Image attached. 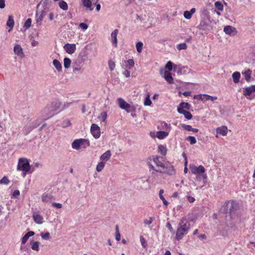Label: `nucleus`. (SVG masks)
Masks as SVG:
<instances>
[{
    "label": "nucleus",
    "instance_id": "nucleus-8",
    "mask_svg": "<svg viewBox=\"0 0 255 255\" xmlns=\"http://www.w3.org/2000/svg\"><path fill=\"white\" fill-rule=\"evenodd\" d=\"M91 132L95 138H98L101 135L100 127L95 124H93L91 127Z\"/></svg>",
    "mask_w": 255,
    "mask_h": 255
},
{
    "label": "nucleus",
    "instance_id": "nucleus-16",
    "mask_svg": "<svg viewBox=\"0 0 255 255\" xmlns=\"http://www.w3.org/2000/svg\"><path fill=\"white\" fill-rule=\"evenodd\" d=\"M32 218L34 222L38 224H41L43 222V218L38 213H34Z\"/></svg>",
    "mask_w": 255,
    "mask_h": 255
},
{
    "label": "nucleus",
    "instance_id": "nucleus-18",
    "mask_svg": "<svg viewBox=\"0 0 255 255\" xmlns=\"http://www.w3.org/2000/svg\"><path fill=\"white\" fill-rule=\"evenodd\" d=\"M177 111L179 113L183 114L187 120H191L192 118V114L188 111L181 109H177Z\"/></svg>",
    "mask_w": 255,
    "mask_h": 255
},
{
    "label": "nucleus",
    "instance_id": "nucleus-25",
    "mask_svg": "<svg viewBox=\"0 0 255 255\" xmlns=\"http://www.w3.org/2000/svg\"><path fill=\"white\" fill-rule=\"evenodd\" d=\"M125 63H126L125 68H127L128 69H130L131 68H132L134 65V62L133 60L132 59H130L127 61H125Z\"/></svg>",
    "mask_w": 255,
    "mask_h": 255
},
{
    "label": "nucleus",
    "instance_id": "nucleus-37",
    "mask_svg": "<svg viewBox=\"0 0 255 255\" xmlns=\"http://www.w3.org/2000/svg\"><path fill=\"white\" fill-rule=\"evenodd\" d=\"M71 60L69 58H65L64 59V67L66 69H68L70 67Z\"/></svg>",
    "mask_w": 255,
    "mask_h": 255
},
{
    "label": "nucleus",
    "instance_id": "nucleus-54",
    "mask_svg": "<svg viewBox=\"0 0 255 255\" xmlns=\"http://www.w3.org/2000/svg\"><path fill=\"white\" fill-rule=\"evenodd\" d=\"M52 206L53 207L56 208L57 209H60L62 207V205L61 204L58 203H55V202L52 203Z\"/></svg>",
    "mask_w": 255,
    "mask_h": 255
},
{
    "label": "nucleus",
    "instance_id": "nucleus-2",
    "mask_svg": "<svg viewBox=\"0 0 255 255\" xmlns=\"http://www.w3.org/2000/svg\"><path fill=\"white\" fill-rule=\"evenodd\" d=\"M60 103L57 100L47 104L41 111L43 120H46L53 117L56 114V112L60 108Z\"/></svg>",
    "mask_w": 255,
    "mask_h": 255
},
{
    "label": "nucleus",
    "instance_id": "nucleus-57",
    "mask_svg": "<svg viewBox=\"0 0 255 255\" xmlns=\"http://www.w3.org/2000/svg\"><path fill=\"white\" fill-rule=\"evenodd\" d=\"M140 241L141 242V244L142 246L143 247H145L147 245L146 242L145 240V239L142 237V236L140 237Z\"/></svg>",
    "mask_w": 255,
    "mask_h": 255
},
{
    "label": "nucleus",
    "instance_id": "nucleus-15",
    "mask_svg": "<svg viewBox=\"0 0 255 255\" xmlns=\"http://www.w3.org/2000/svg\"><path fill=\"white\" fill-rule=\"evenodd\" d=\"M162 158V157L159 156H156L153 157V161L157 167L164 169L165 168L164 164L160 160V159Z\"/></svg>",
    "mask_w": 255,
    "mask_h": 255
},
{
    "label": "nucleus",
    "instance_id": "nucleus-12",
    "mask_svg": "<svg viewBox=\"0 0 255 255\" xmlns=\"http://www.w3.org/2000/svg\"><path fill=\"white\" fill-rule=\"evenodd\" d=\"M224 31L226 34L230 35H234L237 34L236 29L230 25H227L224 27Z\"/></svg>",
    "mask_w": 255,
    "mask_h": 255
},
{
    "label": "nucleus",
    "instance_id": "nucleus-19",
    "mask_svg": "<svg viewBox=\"0 0 255 255\" xmlns=\"http://www.w3.org/2000/svg\"><path fill=\"white\" fill-rule=\"evenodd\" d=\"M255 92V85H252L244 89V94L246 96H250L252 92Z\"/></svg>",
    "mask_w": 255,
    "mask_h": 255
},
{
    "label": "nucleus",
    "instance_id": "nucleus-29",
    "mask_svg": "<svg viewBox=\"0 0 255 255\" xmlns=\"http://www.w3.org/2000/svg\"><path fill=\"white\" fill-rule=\"evenodd\" d=\"M53 64L58 72L61 71L62 67V65L59 61L57 59L53 60Z\"/></svg>",
    "mask_w": 255,
    "mask_h": 255
},
{
    "label": "nucleus",
    "instance_id": "nucleus-61",
    "mask_svg": "<svg viewBox=\"0 0 255 255\" xmlns=\"http://www.w3.org/2000/svg\"><path fill=\"white\" fill-rule=\"evenodd\" d=\"M123 75H124L125 76V77H130V71H129L128 70H126L124 72H123Z\"/></svg>",
    "mask_w": 255,
    "mask_h": 255
},
{
    "label": "nucleus",
    "instance_id": "nucleus-3",
    "mask_svg": "<svg viewBox=\"0 0 255 255\" xmlns=\"http://www.w3.org/2000/svg\"><path fill=\"white\" fill-rule=\"evenodd\" d=\"M89 146V141L87 139L84 138L75 139L72 143V148L76 150H79L81 148L85 149Z\"/></svg>",
    "mask_w": 255,
    "mask_h": 255
},
{
    "label": "nucleus",
    "instance_id": "nucleus-49",
    "mask_svg": "<svg viewBox=\"0 0 255 255\" xmlns=\"http://www.w3.org/2000/svg\"><path fill=\"white\" fill-rule=\"evenodd\" d=\"M108 65L109 69L111 71L114 70L115 68V63L113 61L109 60L108 62Z\"/></svg>",
    "mask_w": 255,
    "mask_h": 255
},
{
    "label": "nucleus",
    "instance_id": "nucleus-26",
    "mask_svg": "<svg viewBox=\"0 0 255 255\" xmlns=\"http://www.w3.org/2000/svg\"><path fill=\"white\" fill-rule=\"evenodd\" d=\"M181 126L185 130H187V131H192L194 132H197L198 131V129L195 128H193L190 125L182 124L181 125Z\"/></svg>",
    "mask_w": 255,
    "mask_h": 255
},
{
    "label": "nucleus",
    "instance_id": "nucleus-20",
    "mask_svg": "<svg viewBox=\"0 0 255 255\" xmlns=\"http://www.w3.org/2000/svg\"><path fill=\"white\" fill-rule=\"evenodd\" d=\"M53 197L50 194H43L42 196V201L44 203H51Z\"/></svg>",
    "mask_w": 255,
    "mask_h": 255
},
{
    "label": "nucleus",
    "instance_id": "nucleus-34",
    "mask_svg": "<svg viewBox=\"0 0 255 255\" xmlns=\"http://www.w3.org/2000/svg\"><path fill=\"white\" fill-rule=\"evenodd\" d=\"M59 6L60 8L64 10H67L68 8V4L64 0H61L59 2Z\"/></svg>",
    "mask_w": 255,
    "mask_h": 255
},
{
    "label": "nucleus",
    "instance_id": "nucleus-40",
    "mask_svg": "<svg viewBox=\"0 0 255 255\" xmlns=\"http://www.w3.org/2000/svg\"><path fill=\"white\" fill-rule=\"evenodd\" d=\"M33 127L31 126H26L24 127L23 129V133L24 134L27 135L28 134L32 129Z\"/></svg>",
    "mask_w": 255,
    "mask_h": 255
},
{
    "label": "nucleus",
    "instance_id": "nucleus-48",
    "mask_svg": "<svg viewBox=\"0 0 255 255\" xmlns=\"http://www.w3.org/2000/svg\"><path fill=\"white\" fill-rule=\"evenodd\" d=\"M31 18H28L26 21L25 22L24 27V28L27 29L29 28L31 25Z\"/></svg>",
    "mask_w": 255,
    "mask_h": 255
},
{
    "label": "nucleus",
    "instance_id": "nucleus-56",
    "mask_svg": "<svg viewBox=\"0 0 255 255\" xmlns=\"http://www.w3.org/2000/svg\"><path fill=\"white\" fill-rule=\"evenodd\" d=\"M71 125V122L69 120H66L63 122V127L66 128Z\"/></svg>",
    "mask_w": 255,
    "mask_h": 255
},
{
    "label": "nucleus",
    "instance_id": "nucleus-63",
    "mask_svg": "<svg viewBox=\"0 0 255 255\" xmlns=\"http://www.w3.org/2000/svg\"><path fill=\"white\" fill-rule=\"evenodd\" d=\"M187 199L190 203H193L195 201V198L192 196H187Z\"/></svg>",
    "mask_w": 255,
    "mask_h": 255
},
{
    "label": "nucleus",
    "instance_id": "nucleus-53",
    "mask_svg": "<svg viewBox=\"0 0 255 255\" xmlns=\"http://www.w3.org/2000/svg\"><path fill=\"white\" fill-rule=\"evenodd\" d=\"M166 226L168 229V230L171 232V233H172V234H174L175 233V231L173 230V229L171 224L169 222H167V223Z\"/></svg>",
    "mask_w": 255,
    "mask_h": 255
},
{
    "label": "nucleus",
    "instance_id": "nucleus-24",
    "mask_svg": "<svg viewBox=\"0 0 255 255\" xmlns=\"http://www.w3.org/2000/svg\"><path fill=\"white\" fill-rule=\"evenodd\" d=\"M237 207V204L234 201H232L230 202L229 208V212L232 213L236 211Z\"/></svg>",
    "mask_w": 255,
    "mask_h": 255
},
{
    "label": "nucleus",
    "instance_id": "nucleus-21",
    "mask_svg": "<svg viewBox=\"0 0 255 255\" xmlns=\"http://www.w3.org/2000/svg\"><path fill=\"white\" fill-rule=\"evenodd\" d=\"M34 232L33 231H29L21 239V243L25 244L27 241L29 237L33 236L34 235Z\"/></svg>",
    "mask_w": 255,
    "mask_h": 255
},
{
    "label": "nucleus",
    "instance_id": "nucleus-23",
    "mask_svg": "<svg viewBox=\"0 0 255 255\" xmlns=\"http://www.w3.org/2000/svg\"><path fill=\"white\" fill-rule=\"evenodd\" d=\"M169 134V132L165 131H158L156 132V136L158 139H162L165 138Z\"/></svg>",
    "mask_w": 255,
    "mask_h": 255
},
{
    "label": "nucleus",
    "instance_id": "nucleus-5",
    "mask_svg": "<svg viewBox=\"0 0 255 255\" xmlns=\"http://www.w3.org/2000/svg\"><path fill=\"white\" fill-rule=\"evenodd\" d=\"M197 28L201 31V34L202 35L208 34L211 28L209 20L207 19H202Z\"/></svg>",
    "mask_w": 255,
    "mask_h": 255
},
{
    "label": "nucleus",
    "instance_id": "nucleus-62",
    "mask_svg": "<svg viewBox=\"0 0 255 255\" xmlns=\"http://www.w3.org/2000/svg\"><path fill=\"white\" fill-rule=\"evenodd\" d=\"M5 6V0H0V8H3Z\"/></svg>",
    "mask_w": 255,
    "mask_h": 255
},
{
    "label": "nucleus",
    "instance_id": "nucleus-14",
    "mask_svg": "<svg viewBox=\"0 0 255 255\" xmlns=\"http://www.w3.org/2000/svg\"><path fill=\"white\" fill-rule=\"evenodd\" d=\"M65 51L69 54H73L76 50V45L75 44H66L64 46Z\"/></svg>",
    "mask_w": 255,
    "mask_h": 255
},
{
    "label": "nucleus",
    "instance_id": "nucleus-50",
    "mask_svg": "<svg viewBox=\"0 0 255 255\" xmlns=\"http://www.w3.org/2000/svg\"><path fill=\"white\" fill-rule=\"evenodd\" d=\"M148 166H149V168H150V169H152L153 170H154L156 172H160V173H162L163 172L161 169H156L154 167V166L153 165H152L151 163H148Z\"/></svg>",
    "mask_w": 255,
    "mask_h": 255
},
{
    "label": "nucleus",
    "instance_id": "nucleus-1",
    "mask_svg": "<svg viewBox=\"0 0 255 255\" xmlns=\"http://www.w3.org/2000/svg\"><path fill=\"white\" fill-rule=\"evenodd\" d=\"M191 227L190 222L185 218H182L178 224L177 229L176 231L175 239L177 241H180L187 234Z\"/></svg>",
    "mask_w": 255,
    "mask_h": 255
},
{
    "label": "nucleus",
    "instance_id": "nucleus-27",
    "mask_svg": "<svg viewBox=\"0 0 255 255\" xmlns=\"http://www.w3.org/2000/svg\"><path fill=\"white\" fill-rule=\"evenodd\" d=\"M241 74L239 72H235L232 74V78L235 83L237 84L239 82Z\"/></svg>",
    "mask_w": 255,
    "mask_h": 255
},
{
    "label": "nucleus",
    "instance_id": "nucleus-51",
    "mask_svg": "<svg viewBox=\"0 0 255 255\" xmlns=\"http://www.w3.org/2000/svg\"><path fill=\"white\" fill-rule=\"evenodd\" d=\"M184 16L187 19H189L191 18L192 15L188 10H186L184 12Z\"/></svg>",
    "mask_w": 255,
    "mask_h": 255
},
{
    "label": "nucleus",
    "instance_id": "nucleus-11",
    "mask_svg": "<svg viewBox=\"0 0 255 255\" xmlns=\"http://www.w3.org/2000/svg\"><path fill=\"white\" fill-rule=\"evenodd\" d=\"M13 51L15 54L20 57H23L24 56V53L23 52V49L20 44H16L14 45L13 48Z\"/></svg>",
    "mask_w": 255,
    "mask_h": 255
},
{
    "label": "nucleus",
    "instance_id": "nucleus-41",
    "mask_svg": "<svg viewBox=\"0 0 255 255\" xmlns=\"http://www.w3.org/2000/svg\"><path fill=\"white\" fill-rule=\"evenodd\" d=\"M200 97L201 100H209V98L207 97H210V95H207V94H203V95H196L194 97V98H197V97Z\"/></svg>",
    "mask_w": 255,
    "mask_h": 255
},
{
    "label": "nucleus",
    "instance_id": "nucleus-13",
    "mask_svg": "<svg viewBox=\"0 0 255 255\" xmlns=\"http://www.w3.org/2000/svg\"><path fill=\"white\" fill-rule=\"evenodd\" d=\"M217 134L216 135V137H218V134L225 136L228 133V128L226 126H222L218 127L216 128Z\"/></svg>",
    "mask_w": 255,
    "mask_h": 255
},
{
    "label": "nucleus",
    "instance_id": "nucleus-32",
    "mask_svg": "<svg viewBox=\"0 0 255 255\" xmlns=\"http://www.w3.org/2000/svg\"><path fill=\"white\" fill-rule=\"evenodd\" d=\"M45 15V11L42 10L40 14L38 15V14H36V20L37 23H39V24H41V21L42 20Z\"/></svg>",
    "mask_w": 255,
    "mask_h": 255
},
{
    "label": "nucleus",
    "instance_id": "nucleus-43",
    "mask_svg": "<svg viewBox=\"0 0 255 255\" xmlns=\"http://www.w3.org/2000/svg\"><path fill=\"white\" fill-rule=\"evenodd\" d=\"M186 140L190 142L191 144H194L196 143V139L194 136H189L187 137Z\"/></svg>",
    "mask_w": 255,
    "mask_h": 255
},
{
    "label": "nucleus",
    "instance_id": "nucleus-36",
    "mask_svg": "<svg viewBox=\"0 0 255 255\" xmlns=\"http://www.w3.org/2000/svg\"><path fill=\"white\" fill-rule=\"evenodd\" d=\"M105 166V162L103 161H101L99 162L96 167V170L100 172H101L104 168Z\"/></svg>",
    "mask_w": 255,
    "mask_h": 255
},
{
    "label": "nucleus",
    "instance_id": "nucleus-35",
    "mask_svg": "<svg viewBox=\"0 0 255 255\" xmlns=\"http://www.w3.org/2000/svg\"><path fill=\"white\" fill-rule=\"evenodd\" d=\"M159 152H160L162 155H165L167 152V149L164 145H159L158 147Z\"/></svg>",
    "mask_w": 255,
    "mask_h": 255
},
{
    "label": "nucleus",
    "instance_id": "nucleus-46",
    "mask_svg": "<svg viewBox=\"0 0 255 255\" xmlns=\"http://www.w3.org/2000/svg\"><path fill=\"white\" fill-rule=\"evenodd\" d=\"M187 45L185 43H180L177 45V48L179 50H185L187 49Z\"/></svg>",
    "mask_w": 255,
    "mask_h": 255
},
{
    "label": "nucleus",
    "instance_id": "nucleus-44",
    "mask_svg": "<svg viewBox=\"0 0 255 255\" xmlns=\"http://www.w3.org/2000/svg\"><path fill=\"white\" fill-rule=\"evenodd\" d=\"M107 117V113L105 112L101 113L99 117V120L102 122H105Z\"/></svg>",
    "mask_w": 255,
    "mask_h": 255
},
{
    "label": "nucleus",
    "instance_id": "nucleus-38",
    "mask_svg": "<svg viewBox=\"0 0 255 255\" xmlns=\"http://www.w3.org/2000/svg\"><path fill=\"white\" fill-rule=\"evenodd\" d=\"M163 192V190H160L159 192V196L160 198L162 200L164 205L167 206L168 205L169 203L166 200V199L164 198V197L163 196L162 194Z\"/></svg>",
    "mask_w": 255,
    "mask_h": 255
},
{
    "label": "nucleus",
    "instance_id": "nucleus-47",
    "mask_svg": "<svg viewBox=\"0 0 255 255\" xmlns=\"http://www.w3.org/2000/svg\"><path fill=\"white\" fill-rule=\"evenodd\" d=\"M41 237L43 239L48 240L50 239V235L48 232L45 233H41Z\"/></svg>",
    "mask_w": 255,
    "mask_h": 255
},
{
    "label": "nucleus",
    "instance_id": "nucleus-64",
    "mask_svg": "<svg viewBox=\"0 0 255 255\" xmlns=\"http://www.w3.org/2000/svg\"><path fill=\"white\" fill-rule=\"evenodd\" d=\"M116 239L118 241H120L121 239V235H120L119 232H118V233H116Z\"/></svg>",
    "mask_w": 255,
    "mask_h": 255
},
{
    "label": "nucleus",
    "instance_id": "nucleus-17",
    "mask_svg": "<svg viewBox=\"0 0 255 255\" xmlns=\"http://www.w3.org/2000/svg\"><path fill=\"white\" fill-rule=\"evenodd\" d=\"M111 152L110 150L106 151L105 153H104L100 157V159L102 161L105 162L106 163L111 157Z\"/></svg>",
    "mask_w": 255,
    "mask_h": 255
},
{
    "label": "nucleus",
    "instance_id": "nucleus-10",
    "mask_svg": "<svg viewBox=\"0 0 255 255\" xmlns=\"http://www.w3.org/2000/svg\"><path fill=\"white\" fill-rule=\"evenodd\" d=\"M98 0H83V3L84 6L91 11L93 9V8L92 7V4L95 5Z\"/></svg>",
    "mask_w": 255,
    "mask_h": 255
},
{
    "label": "nucleus",
    "instance_id": "nucleus-4",
    "mask_svg": "<svg viewBox=\"0 0 255 255\" xmlns=\"http://www.w3.org/2000/svg\"><path fill=\"white\" fill-rule=\"evenodd\" d=\"M31 166L27 158H20L18 160V163L17 166V170L24 172H29Z\"/></svg>",
    "mask_w": 255,
    "mask_h": 255
},
{
    "label": "nucleus",
    "instance_id": "nucleus-60",
    "mask_svg": "<svg viewBox=\"0 0 255 255\" xmlns=\"http://www.w3.org/2000/svg\"><path fill=\"white\" fill-rule=\"evenodd\" d=\"M20 195V192L19 190H15L13 192V194H12V197H15V198H17V197H18Z\"/></svg>",
    "mask_w": 255,
    "mask_h": 255
},
{
    "label": "nucleus",
    "instance_id": "nucleus-39",
    "mask_svg": "<svg viewBox=\"0 0 255 255\" xmlns=\"http://www.w3.org/2000/svg\"><path fill=\"white\" fill-rule=\"evenodd\" d=\"M136 49L138 53H141L142 51L143 43L141 41H139L136 44Z\"/></svg>",
    "mask_w": 255,
    "mask_h": 255
},
{
    "label": "nucleus",
    "instance_id": "nucleus-58",
    "mask_svg": "<svg viewBox=\"0 0 255 255\" xmlns=\"http://www.w3.org/2000/svg\"><path fill=\"white\" fill-rule=\"evenodd\" d=\"M79 26L83 30H86L88 27V25L84 22L80 23Z\"/></svg>",
    "mask_w": 255,
    "mask_h": 255
},
{
    "label": "nucleus",
    "instance_id": "nucleus-52",
    "mask_svg": "<svg viewBox=\"0 0 255 255\" xmlns=\"http://www.w3.org/2000/svg\"><path fill=\"white\" fill-rule=\"evenodd\" d=\"M166 68H167L169 71H171L173 68V63L171 61H168L165 66Z\"/></svg>",
    "mask_w": 255,
    "mask_h": 255
},
{
    "label": "nucleus",
    "instance_id": "nucleus-42",
    "mask_svg": "<svg viewBox=\"0 0 255 255\" xmlns=\"http://www.w3.org/2000/svg\"><path fill=\"white\" fill-rule=\"evenodd\" d=\"M215 6L220 11H222L223 10V5L222 4V3L219 1H217L215 2Z\"/></svg>",
    "mask_w": 255,
    "mask_h": 255
},
{
    "label": "nucleus",
    "instance_id": "nucleus-28",
    "mask_svg": "<svg viewBox=\"0 0 255 255\" xmlns=\"http://www.w3.org/2000/svg\"><path fill=\"white\" fill-rule=\"evenodd\" d=\"M14 24V22L13 16L12 15H9L6 22V25L10 28V29L8 30V31H10V29L13 28Z\"/></svg>",
    "mask_w": 255,
    "mask_h": 255
},
{
    "label": "nucleus",
    "instance_id": "nucleus-31",
    "mask_svg": "<svg viewBox=\"0 0 255 255\" xmlns=\"http://www.w3.org/2000/svg\"><path fill=\"white\" fill-rule=\"evenodd\" d=\"M30 245L31 249L36 251H38L39 250V243L38 242L31 241Z\"/></svg>",
    "mask_w": 255,
    "mask_h": 255
},
{
    "label": "nucleus",
    "instance_id": "nucleus-45",
    "mask_svg": "<svg viewBox=\"0 0 255 255\" xmlns=\"http://www.w3.org/2000/svg\"><path fill=\"white\" fill-rule=\"evenodd\" d=\"M10 182V181L6 176H4L0 180V184L7 185Z\"/></svg>",
    "mask_w": 255,
    "mask_h": 255
},
{
    "label": "nucleus",
    "instance_id": "nucleus-59",
    "mask_svg": "<svg viewBox=\"0 0 255 255\" xmlns=\"http://www.w3.org/2000/svg\"><path fill=\"white\" fill-rule=\"evenodd\" d=\"M153 218L152 217H150L149 218V219L148 220H144V223L146 225H150L152 223V222H153Z\"/></svg>",
    "mask_w": 255,
    "mask_h": 255
},
{
    "label": "nucleus",
    "instance_id": "nucleus-30",
    "mask_svg": "<svg viewBox=\"0 0 255 255\" xmlns=\"http://www.w3.org/2000/svg\"><path fill=\"white\" fill-rule=\"evenodd\" d=\"M252 71L251 69H248L245 71V72L243 73L245 79L247 82H250L251 80V75L252 74Z\"/></svg>",
    "mask_w": 255,
    "mask_h": 255
},
{
    "label": "nucleus",
    "instance_id": "nucleus-9",
    "mask_svg": "<svg viewBox=\"0 0 255 255\" xmlns=\"http://www.w3.org/2000/svg\"><path fill=\"white\" fill-rule=\"evenodd\" d=\"M119 33V30L115 29L111 34L110 40L113 45L116 47L118 44L117 35Z\"/></svg>",
    "mask_w": 255,
    "mask_h": 255
},
{
    "label": "nucleus",
    "instance_id": "nucleus-22",
    "mask_svg": "<svg viewBox=\"0 0 255 255\" xmlns=\"http://www.w3.org/2000/svg\"><path fill=\"white\" fill-rule=\"evenodd\" d=\"M164 78L166 81L169 84H172L173 83V79L171 76V74L167 71L164 72Z\"/></svg>",
    "mask_w": 255,
    "mask_h": 255
},
{
    "label": "nucleus",
    "instance_id": "nucleus-6",
    "mask_svg": "<svg viewBox=\"0 0 255 255\" xmlns=\"http://www.w3.org/2000/svg\"><path fill=\"white\" fill-rule=\"evenodd\" d=\"M117 101L120 108L122 109L126 110L128 113L135 112L136 108L133 105L128 104L122 98H118Z\"/></svg>",
    "mask_w": 255,
    "mask_h": 255
},
{
    "label": "nucleus",
    "instance_id": "nucleus-55",
    "mask_svg": "<svg viewBox=\"0 0 255 255\" xmlns=\"http://www.w3.org/2000/svg\"><path fill=\"white\" fill-rule=\"evenodd\" d=\"M144 104L145 106H150L151 104V101L149 97H146L145 98Z\"/></svg>",
    "mask_w": 255,
    "mask_h": 255
},
{
    "label": "nucleus",
    "instance_id": "nucleus-33",
    "mask_svg": "<svg viewBox=\"0 0 255 255\" xmlns=\"http://www.w3.org/2000/svg\"><path fill=\"white\" fill-rule=\"evenodd\" d=\"M190 108V105L188 103L181 102L179 106L178 107L177 109H181V110L182 109V110H184V109L189 110Z\"/></svg>",
    "mask_w": 255,
    "mask_h": 255
},
{
    "label": "nucleus",
    "instance_id": "nucleus-7",
    "mask_svg": "<svg viewBox=\"0 0 255 255\" xmlns=\"http://www.w3.org/2000/svg\"><path fill=\"white\" fill-rule=\"evenodd\" d=\"M190 169L192 174H199L202 173L201 176L203 179L204 180L207 178V175L205 173V169L203 165H199L197 167L194 165H191L190 166Z\"/></svg>",
    "mask_w": 255,
    "mask_h": 255
}]
</instances>
